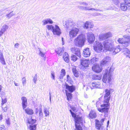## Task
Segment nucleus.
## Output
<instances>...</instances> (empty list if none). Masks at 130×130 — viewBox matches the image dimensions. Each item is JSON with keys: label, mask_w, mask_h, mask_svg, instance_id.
Here are the masks:
<instances>
[{"label": "nucleus", "mask_w": 130, "mask_h": 130, "mask_svg": "<svg viewBox=\"0 0 130 130\" xmlns=\"http://www.w3.org/2000/svg\"><path fill=\"white\" fill-rule=\"evenodd\" d=\"M79 8H80L81 9H83L84 10H85L84 8V7H85L83 6H79L78 7Z\"/></svg>", "instance_id": "nucleus-59"}, {"label": "nucleus", "mask_w": 130, "mask_h": 130, "mask_svg": "<svg viewBox=\"0 0 130 130\" xmlns=\"http://www.w3.org/2000/svg\"><path fill=\"white\" fill-rule=\"evenodd\" d=\"M75 25V23L74 22L68 21L65 22V25H64L68 29H71L75 28L74 27Z\"/></svg>", "instance_id": "nucleus-8"}, {"label": "nucleus", "mask_w": 130, "mask_h": 130, "mask_svg": "<svg viewBox=\"0 0 130 130\" xmlns=\"http://www.w3.org/2000/svg\"><path fill=\"white\" fill-rule=\"evenodd\" d=\"M72 110L74 111H76V109L75 107H73L71 108Z\"/></svg>", "instance_id": "nucleus-56"}, {"label": "nucleus", "mask_w": 130, "mask_h": 130, "mask_svg": "<svg viewBox=\"0 0 130 130\" xmlns=\"http://www.w3.org/2000/svg\"><path fill=\"white\" fill-rule=\"evenodd\" d=\"M62 51H63V50L62 48L60 47L57 48L55 50V52L57 54L60 55H62L61 53L62 52Z\"/></svg>", "instance_id": "nucleus-30"}, {"label": "nucleus", "mask_w": 130, "mask_h": 130, "mask_svg": "<svg viewBox=\"0 0 130 130\" xmlns=\"http://www.w3.org/2000/svg\"><path fill=\"white\" fill-rule=\"evenodd\" d=\"M13 11L11 12H10L9 14H7L6 15V16L8 18V19H10L11 17L12 16L14 15V14H13V13H12Z\"/></svg>", "instance_id": "nucleus-42"}, {"label": "nucleus", "mask_w": 130, "mask_h": 130, "mask_svg": "<svg viewBox=\"0 0 130 130\" xmlns=\"http://www.w3.org/2000/svg\"><path fill=\"white\" fill-rule=\"evenodd\" d=\"M43 112L45 115V116L47 117L49 115V111L47 110L46 108H44L43 109Z\"/></svg>", "instance_id": "nucleus-35"}, {"label": "nucleus", "mask_w": 130, "mask_h": 130, "mask_svg": "<svg viewBox=\"0 0 130 130\" xmlns=\"http://www.w3.org/2000/svg\"><path fill=\"white\" fill-rule=\"evenodd\" d=\"M105 119L103 118L101 119L100 121V122L101 124H102V125L103 124L102 123L104 122V121Z\"/></svg>", "instance_id": "nucleus-57"}, {"label": "nucleus", "mask_w": 130, "mask_h": 130, "mask_svg": "<svg viewBox=\"0 0 130 130\" xmlns=\"http://www.w3.org/2000/svg\"><path fill=\"white\" fill-rule=\"evenodd\" d=\"M124 53H126L127 54H130V52L128 50L127 48H125L124 49Z\"/></svg>", "instance_id": "nucleus-49"}, {"label": "nucleus", "mask_w": 130, "mask_h": 130, "mask_svg": "<svg viewBox=\"0 0 130 130\" xmlns=\"http://www.w3.org/2000/svg\"><path fill=\"white\" fill-rule=\"evenodd\" d=\"M98 59L95 57H94L91 60V62L92 63H95V62L97 61Z\"/></svg>", "instance_id": "nucleus-43"}, {"label": "nucleus", "mask_w": 130, "mask_h": 130, "mask_svg": "<svg viewBox=\"0 0 130 130\" xmlns=\"http://www.w3.org/2000/svg\"><path fill=\"white\" fill-rule=\"evenodd\" d=\"M65 86H66V89L71 92H73L75 90V87L74 86H70L67 83L65 84Z\"/></svg>", "instance_id": "nucleus-20"}, {"label": "nucleus", "mask_w": 130, "mask_h": 130, "mask_svg": "<svg viewBox=\"0 0 130 130\" xmlns=\"http://www.w3.org/2000/svg\"><path fill=\"white\" fill-rule=\"evenodd\" d=\"M39 111V109H38V108H36V110H35V113L37 114V113H38V111Z\"/></svg>", "instance_id": "nucleus-58"}, {"label": "nucleus", "mask_w": 130, "mask_h": 130, "mask_svg": "<svg viewBox=\"0 0 130 130\" xmlns=\"http://www.w3.org/2000/svg\"><path fill=\"white\" fill-rule=\"evenodd\" d=\"M112 1L116 4H117L119 2V0H112Z\"/></svg>", "instance_id": "nucleus-55"}, {"label": "nucleus", "mask_w": 130, "mask_h": 130, "mask_svg": "<svg viewBox=\"0 0 130 130\" xmlns=\"http://www.w3.org/2000/svg\"><path fill=\"white\" fill-rule=\"evenodd\" d=\"M111 68H110L109 69V72L108 74V81L109 82H110L111 80V78H112L111 76Z\"/></svg>", "instance_id": "nucleus-33"}, {"label": "nucleus", "mask_w": 130, "mask_h": 130, "mask_svg": "<svg viewBox=\"0 0 130 130\" xmlns=\"http://www.w3.org/2000/svg\"><path fill=\"white\" fill-rule=\"evenodd\" d=\"M92 68V70L96 73L100 72L102 70V68L99 64H94Z\"/></svg>", "instance_id": "nucleus-13"}, {"label": "nucleus", "mask_w": 130, "mask_h": 130, "mask_svg": "<svg viewBox=\"0 0 130 130\" xmlns=\"http://www.w3.org/2000/svg\"><path fill=\"white\" fill-rule=\"evenodd\" d=\"M67 78L68 80H70L71 78L69 75H67Z\"/></svg>", "instance_id": "nucleus-60"}, {"label": "nucleus", "mask_w": 130, "mask_h": 130, "mask_svg": "<svg viewBox=\"0 0 130 130\" xmlns=\"http://www.w3.org/2000/svg\"><path fill=\"white\" fill-rule=\"evenodd\" d=\"M37 80V74H36L35 76L34 77V78L33 80L35 84L36 83V81Z\"/></svg>", "instance_id": "nucleus-52"}, {"label": "nucleus", "mask_w": 130, "mask_h": 130, "mask_svg": "<svg viewBox=\"0 0 130 130\" xmlns=\"http://www.w3.org/2000/svg\"><path fill=\"white\" fill-rule=\"evenodd\" d=\"M2 105L3 106V105L5 103H6L7 102V100L5 98L4 99L3 98H2Z\"/></svg>", "instance_id": "nucleus-47"}, {"label": "nucleus", "mask_w": 130, "mask_h": 130, "mask_svg": "<svg viewBox=\"0 0 130 130\" xmlns=\"http://www.w3.org/2000/svg\"><path fill=\"white\" fill-rule=\"evenodd\" d=\"M111 60V58L109 56H106L105 57L103 60L101 61V66H103V65L106 64L110 62Z\"/></svg>", "instance_id": "nucleus-15"}, {"label": "nucleus", "mask_w": 130, "mask_h": 130, "mask_svg": "<svg viewBox=\"0 0 130 130\" xmlns=\"http://www.w3.org/2000/svg\"><path fill=\"white\" fill-rule=\"evenodd\" d=\"M0 60L2 63L4 64H6L4 58L3 57V54L0 51Z\"/></svg>", "instance_id": "nucleus-27"}, {"label": "nucleus", "mask_w": 130, "mask_h": 130, "mask_svg": "<svg viewBox=\"0 0 130 130\" xmlns=\"http://www.w3.org/2000/svg\"><path fill=\"white\" fill-rule=\"evenodd\" d=\"M66 74L65 71L64 69H62L61 70V73L59 76V78L60 79H63V76Z\"/></svg>", "instance_id": "nucleus-25"}, {"label": "nucleus", "mask_w": 130, "mask_h": 130, "mask_svg": "<svg viewBox=\"0 0 130 130\" xmlns=\"http://www.w3.org/2000/svg\"><path fill=\"white\" fill-rule=\"evenodd\" d=\"M4 110L5 111H6L7 110V108L6 107L4 108Z\"/></svg>", "instance_id": "nucleus-64"}, {"label": "nucleus", "mask_w": 130, "mask_h": 130, "mask_svg": "<svg viewBox=\"0 0 130 130\" xmlns=\"http://www.w3.org/2000/svg\"><path fill=\"white\" fill-rule=\"evenodd\" d=\"M51 77L53 79H55V76L54 75V72H53L51 73Z\"/></svg>", "instance_id": "nucleus-53"}, {"label": "nucleus", "mask_w": 130, "mask_h": 130, "mask_svg": "<svg viewBox=\"0 0 130 130\" xmlns=\"http://www.w3.org/2000/svg\"><path fill=\"white\" fill-rule=\"evenodd\" d=\"M106 92L105 95L104 102H105L106 104H104L101 105V107L102 108H98V110L100 112H104L105 113H108L109 109V105L108 104L109 100L110 99V91L108 89H106L105 90Z\"/></svg>", "instance_id": "nucleus-1"}, {"label": "nucleus", "mask_w": 130, "mask_h": 130, "mask_svg": "<svg viewBox=\"0 0 130 130\" xmlns=\"http://www.w3.org/2000/svg\"><path fill=\"white\" fill-rule=\"evenodd\" d=\"M21 99L22 101V105L23 108L24 109L27 106V99L25 97L22 96L21 97Z\"/></svg>", "instance_id": "nucleus-19"}, {"label": "nucleus", "mask_w": 130, "mask_h": 130, "mask_svg": "<svg viewBox=\"0 0 130 130\" xmlns=\"http://www.w3.org/2000/svg\"><path fill=\"white\" fill-rule=\"evenodd\" d=\"M40 105V106L39 108V115L40 117V118L42 117L43 118V114L42 111V105Z\"/></svg>", "instance_id": "nucleus-32"}, {"label": "nucleus", "mask_w": 130, "mask_h": 130, "mask_svg": "<svg viewBox=\"0 0 130 130\" xmlns=\"http://www.w3.org/2000/svg\"><path fill=\"white\" fill-rule=\"evenodd\" d=\"M85 41V36L83 35H80L75 39L74 44L77 46L82 47L84 45Z\"/></svg>", "instance_id": "nucleus-3"}, {"label": "nucleus", "mask_w": 130, "mask_h": 130, "mask_svg": "<svg viewBox=\"0 0 130 130\" xmlns=\"http://www.w3.org/2000/svg\"><path fill=\"white\" fill-rule=\"evenodd\" d=\"M111 35V33L109 32L105 34H101L99 36V38L100 40H102L108 38Z\"/></svg>", "instance_id": "nucleus-16"}, {"label": "nucleus", "mask_w": 130, "mask_h": 130, "mask_svg": "<svg viewBox=\"0 0 130 130\" xmlns=\"http://www.w3.org/2000/svg\"><path fill=\"white\" fill-rule=\"evenodd\" d=\"M0 130H6L5 127L4 125H0Z\"/></svg>", "instance_id": "nucleus-51"}, {"label": "nucleus", "mask_w": 130, "mask_h": 130, "mask_svg": "<svg viewBox=\"0 0 130 130\" xmlns=\"http://www.w3.org/2000/svg\"><path fill=\"white\" fill-rule=\"evenodd\" d=\"M88 61L86 59H81L80 68L83 70H86L87 68L88 67Z\"/></svg>", "instance_id": "nucleus-7"}, {"label": "nucleus", "mask_w": 130, "mask_h": 130, "mask_svg": "<svg viewBox=\"0 0 130 130\" xmlns=\"http://www.w3.org/2000/svg\"><path fill=\"white\" fill-rule=\"evenodd\" d=\"M3 32H2V30H0V36L2 35L4 33Z\"/></svg>", "instance_id": "nucleus-62"}, {"label": "nucleus", "mask_w": 130, "mask_h": 130, "mask_svg": "<svg viewBox=\"0 0 130 130\" xmlns=\"http://www.w3.org/2000/svg\"><path fill=\"white\" fill-rule=\"evenodd\" d=\"M87 36L88 41L90 43H91L94 40L95 37L94 34L92 33H88Z\"/></svg>", "instance_id": "nucleus-12"}, {"label": "nucleus", "mask_w": 130, "mask_h": 130, "mask_svg": "<svg viewBox=\"0 0 130 130\" xmlns=\"http://www.w3.org/2000/svg\"><path fill=\"white\" fill-rule=\"evenodd\" d=\"M62 45H63L64 44V39L63 38H62Z\"/></svg>", "instance_id": "nucleus-61"}, {"label": "nucleus", "mask_w": 130, "mask_h": 130, "mask_svg": "<svg viewBox=\"0 0 130 130\" xmlns=\"http://www.w3.org/2000/svg\"><path fill=\"white\" fill-rule=\"evenodd\" d=\"M22 80L23 85V86H24L25 84L26 83V79L25 77H23L22 78Z\"/></svg>", "instance_id": "nucleus-48"}, {"label": "nucleus", "mask_w": 130, "mask_h": 130, "mask_svg": "<svg viewBox=\"0 0 130 130\" xmlns=\"http://www.w3.org/2000/svg\"><path fill=\"white\" fill-rule=\"evenodd\" d=\"M46 27L48 30H51L52 31H53V30L54 27L53 26L51 25H47L46 26Z\"/></svg>", "instance_id": "nucleus-40"}, {"label": "nucleus", "mask_w": 130, "mask_h": 130, "mask_svg": "<svg viewBox=\"0 0 130 130\" xmlns=\"http://www.w3.org/2000/svg\"><path fill=\"white\" fill-rule=\"evenodd\" d=\"M36 128V125H34L33 126L30 125L29 129L30 130H35Z\"/></svg>", "instance_id": "nucleus-44"}, {"label": "nucleus", "mask_w": 130, "mask_h": 130, "mask_svg": "<svg viewBox=\"0 0 130 130\" xmlns=\"http://www.w3.org/2000/svg\"><path fill=\"white\" fill-rule=\"evenodd\" d=\"M42 22L43 25H45L48 23L52 24L53 22L52 20L50 18H47L43 20Z\"/></svg>", "instance_id": "nucleus-21"}, {"label": "nucleus", "mask_w": 130, "mask_h": 130, "mask_svg": "<svg viewBox=\"0 0 130 130\" xmlns=\"http://www.w3.org/2000/svg\"><path fill=\"white\" fill-rule=\"evenodd\" d=\"M66 95L67 97V100H69V99H71L72 97V94L70 93H66Z\"/></svg>", "instance_id": "nucleus-38"}, {"label": "nucleus", "mask_w": 130, "mask_h": 130, "mask_svg": "<svg viewBox=\"0 0 130 130\" xmlns=\"http://www.w3.org/2000/svg\"><path fill=\"white\" fill-rule=\"evenodd\" d=\"M120 50L119 48H115L114 51H113V53H115L114 54H116V53L120 52Z\"/></svg>", "instance_id": "nucleus-46"}, {"label": "nucleus", "mask_w": 130, "mask_h": 130, "mask_svg": "<svg viewBox=\"0 0 130 130\" xmlns=\"http://www.w3.org/2000/svg\"><path fill=\"white\" fill-rule=\"evenodd\" d=\"M26 112L28 114L31 115L34 113L33 110L31 109L27 108L25 110Z\"/></svg>", "instance_id": "nucleus-28"}, {"label": "nucleus", "mask_w": 130, "mask_h": 130, "mask_svg": "<svg viewBox=\"0 0 130 130\" xmlns=\"http://www.w3.org/2000/svg\"><path fill=\"white\" fill-rule=\"evenodd\" d=\"M6 123L7 124V125H9L10 124V119L8 118H7L6 119Z\"/></svg>", "instance_id": "nucleus-50"}, {"label": "nucleus", "mask_w": 130, "mask_h": 130, "mask_svg": "<svg viewBox=\"0 0 130 130\" xmlns=\"http://www.w3.org/2000/svg\"><path fill=\"white\" fill-rule=\"evenodd\" d=\"M36 121L35 119H33L32 118L28 120V123L30 124H33L35 123Z\"/></svg>", "instance_id": "nucleus-36"}, {"label": "nucleus", "mask_w": 130, "mask_h": 130, "mask_svg": "<svg viewBox=\"0 0 130 130\" xmlns=\"http://www.w3.org/2000/svg\"><path fill=\"white\" fill-rule=\"evenodd\" d=\"M71 115L73 117L75 118V126L76 130H82L81 126L83 124V121L82 117H76V115L73 112H71Z\"/></svg>", "instance_id": "nucleus-2"}, {"label": "nucleus", "mask_w": 130, "mask_h": 130, "mask_svg": "<svg viewBox=\"0 0 130 130\" xmlns=\"http://www.w3.org/2000/svg\"><path fill=\"white\" fill-rule=\"evenodd\" d=\"M63 59L66 62H69V56L67 53H65L64 55H63Z\"/></svg>", "instance_id": "nucleus-26"}, {"label": "nucleus", "mask_w": 130, "mask_h": 130, "mask_svg": "<svg viewBox=\"0 0 130 130\" xmlns=\"http://www.w3.org/2000/svg\"><path fill=\"white\" fill-rule=\"evenodd\" d=\"M39 51L40 52L39 53V55L41 56L43 58H45V54L43 53L40 50H39Z\"/></svg>", "instance_id": "nucleus-45"}, {"label": "nucleus", "mask_w": 130, "mask_h": 130, "mask_svg": "<svg viewBox=\"0 0 130 130\" xmlns=\"http://www.w3.org/2000/svg\"><path fill=\"white\" fill-rule=\"evenodd\" d=\"M90 50L89 48H85L83 51V55L85 57H89L90 55Z\"/></svg>", "instance_id": "nucleus-17"}, {"label": "nucleus", "mask_w": 130, "mask_h": 130, "mask_svg": "<svg viewBox=\"0 0 130 130\" xmlns=\"http://www.w3.org/2000/svg\"><path fill=\"white\" fill-rule=\"evenodd\" d=\"M93 25L89 21L87 22L85 24L84 26V28L87 29L89 28H92L93 27Z\"/></svg>", "instance_id": "nucleus-22"}, {"label": "nucleus", "mask_w": 130, "mask_h": 130, "mask_svg": "<svg viewBox=\"0 0 130 130\" xmlns=\"http://www.w3.org/2000/svg\"><path fill=\"white\" fill-rule=\"evenodd\" d=\"M71 50L74 54H75L79 58H80L81 57L80 51L79 48L75 47L72 48H71Z\"/></svg>", "instance_id": "nucleus-14"}, {"label": "nucleus", "mask_w": 130, "mask_h": 130, "mask_svg": "<svg viewBox=\"0 0 130 130\" xmlns=\"http://www.w3.org/2000/svg\"><path fill=\"white\" fill-rule=\"evenodd\" d=\"M95 126L97 130H105L104 127L100 124V122L99 121L96 122Z\"/></svg>", "instance_id": "nucleus-18"}, {"label": "nucleus", "mask_w": 130, "mask_h": 130, "mask_svg": "<svg viewBox=\"0 0 130 130\" xmlns=\"http://www.w3.org/2000/svg\"><path fill=\"white\" fill-rule=\"evenodd\" d=\"M72 71L74 76L76 77H78L79 76L78 73V71L76 69L75 67H73Z\"/></svg>", "instance_id": "nucleus-29"}, {"label": "nucleus", "mask_w": 130, "mask_h": 130, "mask_svg": "<svg viewBox=\"0 0 130 130\" xmlns=\"http://www.w3.org/2000/svg\"><path fill=\"white\" fill-rule=\"evenodd\" d=\"M71 59L74 61H76L77 59V57L74 55H72L71 57Z\"/></svg>", "instance_id": "nucleus-41"}, {"label": "nucleus", "mask_w": 130, "mask_h": 130, "mask_svg": "<svg viewBox=\"0 0 130 130\" xmlns=\"http://www.w3.org/2000/svg\"><path fill=\"white\" fill-rule=\"evenodd\" d=\"M8 28V26L6 25H4L3 26L1 29V30L2 31V32H4Z\"/></svg>", "instance_id": "nucleus-39"}, {"label": "nucleus", "mask_w": 130, "mask_h": 130, "mask_svg": "<svg viewBox=\"0 0 130 130\" xmlns=\"http://www.w3.org/2000/svg\"><path fill=\"white\" fill-rule=\"evenodd\" d=\"M113 41L111 40H109L105 41L103 42V45L105 49L109 51H113L112 49Z\"/></svg>", "instance_id": "nucleus-5"}, {"label": "nucleus", "mask_w": 130, "mask_h": 130, "mask_svg": "<svg viewBox=\"0 0 130 130\" xmlns=\"http://www.w3.org/2000/svg\"><path fill=\"white\" fill-rule=\"evenodd\" d=\"M83 5H86L87 6L88 5V4L86 3V2H83Z\"/></svg>", "instance_id": "nucleus-63"}, {"label": "nucleus", "mask_w": 130, "mask_h": 130, "mask_svg": "<svg viewBox=\"0 0 130 130\" xmlns=\"http://www.w3.org/2000/svg\"><path fill=\"white\" fill-rule=\"evenodd\" d=\"M125 3H122L120 4V8L121 10L123 11H125L127 9L126 5L130 7V0H126Z\"/></svg>", "instance_id": "nucleus-9"}, {"label": "nucleus", "mask_w": 130, "mask_h": 130, "mask_svg": "<svg viewBox=\"0 0 130 130\" xmlns=\"http://www.w3.org/2000/svg\"><path fill=\"white\" fill-rule=\"evenodd\" d=\"M100 82H94L92 83V86L94 88H100Z\"/></svg>", "instance_id": "nucleus-24"}, {"label": "nucleus", "mask_w": 130, "mask_h": 130, "mask_svg": "<svg viewBox=\"0 0 130 130\" xmlns=\"http://www.w3.org/2000/svg\"><path fill=\"white\" fill-rule=\"evenodd\" d=\"M19 43H17L15 44L14 45V47L16 48H18L19 47Z\"/></svg>", "instance_id": "nucleus-54"}, {"label": "nucleus", "mask_w": 130, "mask_h": 130, "mask_svg": "<svg viewBox=\"0 0 130 130\" xmlns=\"http://www.w3.org/2000/svg\"><path fill=\"white\" fill-rule=\"evenodd\" d=\"M84 8L85 10H94L96 11H99V10L98 9L90 8L88 7H85Z\"/></svg>", "instance_id": "nucleus-34"}, {"label": "nucleus", "mask_w": 130, "mask_h": 130, "mask_svg": "<svg viewBox=\"0 0 130 130\" xmlns=\"http://www.w3.org/2000/svg\"><path fill=\"white\" fill-rule=\"evenodd\" d=\"M71 30L69 32V35L71 38H73L76 36L79 31V30L76 27Z\"/></svg>", "instance_id": "nucleus-10"}, {"label": "nucleus", "mask_w": 130, "mask_h": 130, "mask_svg": "<svg viewBox=\"0 0 130 130\" xmlns=\"http://www.w3.org/2000/svg\"><path fill=\"white\" fill-rule=\"evenodd\" d=\"M94 49L97 52H100L104 51V47L101 43L99 42L95 41L94 44Z\"/></svg>", "instance_id": "nucleus-6"}, {"label": "nucleus", "mask_w": 130, "mask_h": 130, "mask_svg": "<svg viewBox=\"0 0 130 130\" xmlns=\"http://www.w3.org/2000/svg\"><path fill=\"white\" fill-rule=\"evenodd\" d=\"M93 79H97L99 80L101 79L100 75H94L93 76Z\"/></svg>", "instance_id": "nucleus-37"}, {"label": "nucleus", "mask_w": 130, "mask_h": 130, "mask_svg": "<svg viewBox=\"0 0 130 130\" xmlns=\"http://www.w3.org/2000/svg\"><path fill=\"white\" fill-rule=\"evenodd\" d=\"M89 116L91 119L95 118L96 116V113L95 111L91 110L89 114Z\"/></svg>", "instance_id": "nucleus-23"}, {"label": "nucleus", "mask_w": 130, "mask_h": 130, "mask_svg": "<svg viewBox=\"0 0 130 130\" xmlns=\"http://www.w3.org/2000/svg\"><path fill=\"white\" fill-rule=\"evenodd\" d=\"M124 38H119L118 41L120 43L123 44L124 46H128L130 43V36L126 35L123 36Z\"/></svg>", "instance_id": "nucleus-4"}, {"label": "nucleus", "mask_w": 130, "mask_h": 130, "mask_svg": "<svg viewBox=\"0 0 130 130\" xmlns=\"http://www.w3.org/2000/svg\"><path fill=\"white\" fill-rule=\"evenodd\" d=\"M107 73L104 74L103 78L102 80L103 82L105 83L108 79Z\"/></svg>", "instance_id": "nucleus-31"}, {"label": "nucleus", "mask_w": 130, "mask_h": 130, "mask_svg": "<svg viewBox=\"0 0 130 130\" xmlns=\"http://www.w3.org/2000/svg\"><path fill=\"white\" fill-rule=\"evenodd\" d=\"M52 32L54 35L59 36L61 33V30L59 26L57 25H55L54 29L53 30Z\"/></svg>", "instance_id": "nucleus-11"}]
</instances>
